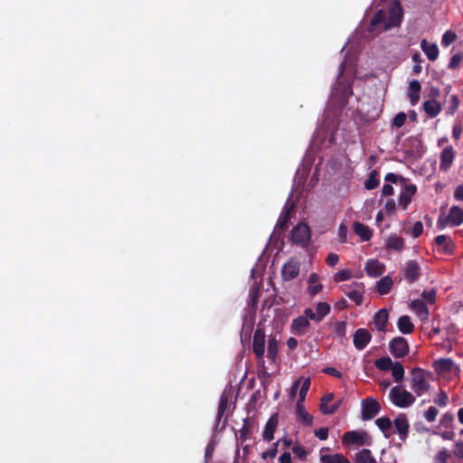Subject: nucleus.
I'll return each mask as SVG.
<instances>
[{
    "label": "nucleus",
    "instance_id": "nucleus-10",
    "mask_svg": "<svg viewBox=\"0 0 463 463\" xmlns=\"http://www.w3.org/2000/svg\"><path fill=\"white\" fill-rule=\"evenodd\" d=\"M390 350L394 356L403 357L409 353V345L403 337L398 336L390 343Z\"/></svg>",
    "mask_w": 463,
    "mask_h": 463
},
{
    "label": "nucleus",
    "instance_id": "nucleus-12",
    "mask_svg": "<svg viewBox=\"0 0 463 463\" xmlns=\"http://www.w3.org/2000/svg\"><path fill=\"white\" fill-rule=\"evenodd\" d=\"M333 400V393H327L321 399L320 410L324 414H333L340 407L342 400H337L335 402L332 403Z\"/></svg>",
    "mask_w": 463,
    "mask_h": 463
},
{
    "label": "nucleus",
    "instance_id": "nucleus-25",
    "mask_svg": "<svg viewBox=\"0 0 463 463\" xmlns=\"http://www.w3.org/2000/svg\"><path fill=\"white\" fill-rule=\"evenodd\" d=\"M394 427L401 439H403L407 436L409 430V422L406 417L403 415H399L394 420Z\"/></svg>",
    "mask_w": 463,
    "mask_h": 463
},
{
    "label": "nucleus",
    "instance_id": "nucleus-15",
    "mask_svg": "<svg viewBox=\"0 0 463 463\" xmlns=\"http://www.w3.org/2000/svg\"><path fill=\"white\" fill-rule=\"evenodd\" d=\"M409 308L416 314V316L420 319L422 322H426L429 319V309L421 299H415L412 300L410 305Z\"/></svg>",
    "mask_w": 463,
    "mask_h": 463
},
{
    "label": "nucleus",
    "instance_id": "nucleus-14",
    "mask_svg": "<svg viewBox=\"0 0 463 463\" xmlns=\"http://www.w3.org/2000/svg\"><path fill=\"white\" fill-rule=\"evenodd\" d=\"M403 271L406 280L411 283L419 279L420 275V267L417 261L409 260L405 263Z\"/></svg>",
    "mask_w": 463,
    "mask_h": 463
},
{
    "label": "nucleus",
    "instance_id": "nucleus-37",
    "mask_svg": "<svg viewBox=\"0 0 463 463\" xmlns=\"http://www.w3.org/2000/svg\"><path fill=\"white\" fill-rule=\"evenodd\" d=\"M378 176H379V172L377 170L374 169V170L371 171L369 174L368 179L364 183L365 189L373 190V189L376 188L380 184V180H379Z\"/></svg>",
    "mask_w": 463,
    "mask_h": 463
},
{
    "label": "nucleus",
    "instance_id": "nucleus-11",
    "mask_svg": "<svg viewBox=\"0 0 463 463\" xmlns=\"http://www.w3.org/2000/svg\"><path fill=\"white\" fill-rule=\"evenodd\" d=\"M265 332L258 328L253 336L252 349L258 358H262L265 354Z\"/></svg>",
    "mask_w": 463,
    "mask_h": 463
},
{
    "label": "nucleus",
    "instance_id": "nucleus-13",
    "mask_svg": "<svg viewBox=\"0 0 463 463\" xmlns=\"http://www.w3.org/2000/svg\"><path fill=\"white\" fill-rule=\"evenodd\" d=\"M364 269L369 277L378 278L383 274L385 265L376 259H371L367 260Z\"/></svg>",
    "mask_w": 463,
    "mask_h": 463
},
{
    "label": "nucleus",
    "instance_id": "nucleus-16",
    "mask_svg": "<svg viewBox=\"0 0 463 463\" xmlns=\"http://www.w3.org/2000/svg\"><path fill=\"white\" fill-rule=\"evenodd\" d=\"M363 418L364 420L373 419L380 411V404L373 399H366L363 402Z\"/></svg>",
    "mask_w": 463,
    "mask_h": 463
},
{
    "label": "nucleus",
    "instance_id": "nucleus-49",
    "mask_svg": "<svg viewBox=\"0 0 463 463\" xmlns=\"http://www.w3.org/2000/svg\"><path fill=\"white\" fill-rule=\"evenodd\" d=\"M449 458V451L447 449H441L435 455L433 463H448Z\"/></svg>",
    "mask_w": 463,
    "mask_h": 463
},
{
    "label": "nucleus",
    "instance_id": "nucleus-33",
    "mask_svg": "<svg viewBox=\"0 0 463 463\" xmlns=\"http://www.w3.org/2000/svg\"><path fill=\"white\" fill-rule=\"evenodd\" d=\"M354 459L357 463H377L372 452L367 449L358 451L354 456Z\"/></svg>",
    "mask_w": 463,
    "mask_h": 463
},
{
    "label": "nucleus",
    "instance_id": "nucleus-6",
    "mask_svg": "<svg viewBox=\"0 0 463 463\" xmlns=\"http://www.w3.org/2000/svg\"><path fill=\"white\" fill-rule=\"evenodd\" d=\"M390 399L394 405L401 408L409 407L415 401V398L410 392L398 386L391 390Z\"/></svg>",
    "mask_w": 463,
    "mask_h": 463
},
{
    "label": "nucleus",
    "instance_id": "nucleus-24",
    "mask_svg": "<svg viewBox=\"0 0 463 463\" xmlns=\"http://www.w3.org/2000/svg\"><path fill=\"white\" fill-rule=\"evenodd\" d=\"M389 317L388 311L384 308L380 309L373 317V325L379 331H384Z\"/></svg>",
    "mask_w": 463,
    "mask_h": 463
},
{
    "label": "nucleus",
    "instance_id": "nucleus-60",
    "mask_svg": "<svg viewBox=\"0 0 463 463\" xmlns=\"http://www.w3.org/2000/svg\"><path fill=\"white\" fill-rule=\"evenodd\" d=\"M450 102H451V105L449 108L448 113L454 114V112L458 109V108L459 106V100L456 95H452L450 97Z\"/></svg>",
    "mask_w": 463,
    "mask_h": 463
},
{
    "label": "nucleus",
    "instance_id": "nucleus-48",
    "mask_svg": "<svg viewBox=\"0 0 463 463\" xmlns=\"http://www.w3.org/2000/svg\"><path fill=\"white\" fill-rule=\"evenodd\" d=\"M348 298L353 300L356 305H361L363 302V295L360 290L354 289L346 293Z\"/></svg>",
    "mask_w": 463,
    "mask_h": 463
},
{
    "label": "nucleus",
    "instance_id": "nucleus-4",
    "mask_svg": "<svg viewBox=\"0 0 463 463\" xmlns=\"http://www.w3.org/2000/svg\"><path fill=\"white\" fill-rule=\"evenodd\" d=\"M342 441L350 447L370 446L372 439L365 430H350L343 435Z\"/></svg>",
    "mask_w": 463,
    "mask_h": 463
},
{
    "label": "nucleus",
    "instance_id": "nucleus-30",
    "mask_svg": "<svg viewBox=\"0 0 463 463\" xmlns=\"http://www.w3.org/2000/svg\"><path fill=\"white\" fill-rule=\"evenodd\" d=\"M296 414L299 420L307 425H310L313 420V417L306 411L302 402H297Z\"/></svg>",
    "mask_w": 463,
    "mask_h": 463
},
{
    "label": "nucleus",
    "instance_id": "nucleus-5",
    "mask_svg": "<svg viewBox=\"0 0 463 463\" xmlns=\"http://www.w3.org/2000/svg\"><path fill=\"white\" fill-rule=\"evenodd\" d=\"M463 222V210L458 206H452L449 210V214H446L445 212H442L439 221L438 225L440 228H445L446 226H457Z\"/></svg>",
    "mask_w": 463,
    "mask_h": 463
},
{
    "label": "nucleus",
    "instance_id": "nucleus-56",
    "mask_svg": "<svg viewBox=\"0 0 463 463\" xmlns=\"http://www.w3.org/2000/svg\"><path fill=\"white\" fill-rule=\"evenodd\" d=\"M394 184L390 182H385L384 185L382 188V194L383 196H389L394 194Z\"/></svg>",
    "mask_w": 463,
    "mask_h": 463
},
{
    "label": "nucleus",
    "instance_id": "nucleus-52",
    "mask_svg": "<svg viewBox=\"0 0 463 463\" xmlns=\"http://www.w3.org/2000/svg\"><path fill=\"white\" fill-rule=\"evenodd\" d=\"M463 56L461 53H455L449 62L448 68L450 70L456 69L461 62Z\"/></svg>",
    "mask_w": 463,
    "mask_h": 463
},
{
    "label": "nucleus",
    "instance_id": "nucleus-44",
    "mask_svg": "<svg viewBox=\"0 0 463 463\" xmlns=\"http://www.w3.org/2000/svg\"><path fill=\"white\" fill-rule=\"evenodd\" d=\"M413 62H414V65L412 67V71L414 74H420L422 71V68H421V61H422V58L420 56V54L419 52H415L412 54V57H411Z\"/></svg>",
    "mask_w": 463,
    "mask_h": 463
},
{
    "label": "nucleus",
    "instance_id": "nucleus-9",
    "mask_svg": "<svg viewBox=\"0 0 463 463\" xmlns=\"http://www.w3.org/2000/svg\"><path fill=\"white\" fill-rule=\"evenodd\" d=\"M456 152L452 146H446L440 153L439 170L447 172L452 165Z\"/></svg>",
    "mask_w": 463,
    "mask_h": 463
},
{
    "label": "nucleus",
    "instance_id": "nucleus-32",
    "mask_svg": "<svg viewBox=\"0 0 463 463\" xmlns=\"http://www.w3.org/2000/svg\"><path fill=\"white\" fill-rule=\"evenodd\" d=\"M393 282L391 277L385 276L382 278L376 284L377 292L381 295H385L390 292Z\"/></svg>",
    "mask_w": 463,
    "mask_h": 463
},
{
    "label": "nucleus",
    "instance_id": "nucleus-7",
    "mask_svg": "<svg viewBox=\"0 0 463 463\" xmlns=\"http://www.w3.org/2000/svg\"><path fill=\"white\" fill-rule=\"evenodd\" d=\"M300 270V261L297 259H290L281 268V277L284 281H290L296 279Z\"/></svg>",
    "mask_w": 463,
    "mask_h": 463
},
{
    "label": "nucleus",
    "instance_id": "nucleus-21",
    "mask_svg": "<svg viewBox=\"0 0 463 463\" xmlns=\"http://www.w3.org/2000/svg\"><path fill=\"white\" fill-rule=\"evenodd\" d=\"M441 109V104L435 99H429L423 103V109L430 118L437 117Z\"/></svg>",
    "mask_w": 463,
    "mask_h": 463
},
{
    "label": "nucleus",
    "instance_id": "nucleus-27",
    "mask_svg": "<svg viewBox=\"0 0 463 463\" xmlns=\"http://www.w3.org/2000/svg\"><path fill=\"white\" fill-rule=\"evenodd\" d=\"M310 326L308 319L305 316H301L293 320L292 328L298 334L307 332Z\"/></svg>",
    "mask_w": 463,
    "mask_h": 463
},
{
    "label": "nucleus",
    "instance_id": "nucleus-55",
    "mask_svg": "<svg viewBox=\"0 0 463 463\" xmlns=\"http://www.w3.org/2000/svg\"><path fill=\"white\" fill-rule=\"evenodd\" d=\"M434 402L439 407H445L448 404V396L445 392H439L434 399Z\"/></svg>",
    "mask_w": 463,
    "mask_h": 463
},
{
    "label": "nucleus",
    "instance_id": "nucleus-35",
    "mask_svg": "<svg viewBox=\"0 0 463 463\" xmlns=\"http://www.w3.org/2000/svg\"><path fill=\"white\" fill-rule=\"evenodd\" d=\"M403 246V240L396 235L390 236L386 241V247L390 250H402Z\"/></svg>",
    "mask_w": 463,
    "mask_h": 463
},
{
    "label": "nucleus",
    "instance_id": "nucleus-2",
    "mask_svg": "<svg viewBox=\"0 0 463 463\" xmlns=\"http://www.w3.org/2000/svg\"><path fill=\"white\" fill-rule=\"evenodd\" d=\"M384 181L393 183L395 186H399L398 203H411L417 192V186L401 175L388 173L384 177Z\"/></svg>",
    "mask_w": 463,
    "mask_h": 463
},
{
    "label": "nucleus",
    "instance_id": "nucleus-64",
    "mask_svg": "<svg viewBox=\"0 0 463 463\" xmlns=\"http://www.w3.org/2000/svg\"><path fill=\"white\" fill-rule=\"evenodd\" d=\"M453 453L459 458H463V442H457L455 444Z\"/></svg>",
    "mask_w": 463,
    "mask_h": 463
},
{
    "label": "nucleus",
    "instance_id": "nucleus-1",
    "mask_svg": "<svg viewBox=\"0 0 463 463\" xmlns=\"http://www.w3.org/2000/svg\"><path fill=\"white\" fill-rule=\"evenodd\" d=\"M402 20V8L398 1L392 4V6L386 12L383 9L377 11L373 15L369 32L373 33L380 29L381 31H387L392 27L399 26Z\"/></svg>",
    "mask_w": 463,
    "mask_h": 463
},
{
    "label": "nucleus",
    "instance_id": "nucleus-53",
    "mask_svg": "<svg viewBox=\"0 0 463 463\" xmlns=\"http://www.w3.org/2000/svg\"><path fill=\"white\" fill-rule=\"evenodd\" d=\"M438 410L433 407V406H430L425 412L424 414V418L429 421V422H432L435 420L437 415H438Z\"/></svg>",
    "mask_w": 463,
    "mask_h": 463
},
{
    "label": "nucleus",
    "instance_id": "nucleus-38",
    "mask_svg": "<svg viewBox=\"0 0 463 463\" xmlns=\"http://www.w3.org/2000/svg\"><path fill=\"white\" fill-rule=\"evenodd\" d=\"M310 384H311L310 379L304 377L301 386H300V390L298 392V399L297 402H302V403L304 402L307 393L310 388Z\"/></svg>",
    "mask_w": 463,
    "mask_h": 463
},
{
    "label": "nucleus",
    "instance_id": "nucleus-61",
    "mask_svg": "<svg viewBox=\"0 0 463 463\" xmlns=\"http://www.w3.org/2000/svg\"><path fill=\"white\" fill-rule=\"evenodd\" d=\"M315 435L321 440H325L328 437V429L327 428H319L315 430Z\"/></svg>",
    "mask_w": 463,
    "mask_h": 463
},
{
    "label": "nucleus",
    "instance_id": "nucleus-58",
    "mask_svg": "<svg viewBox=\"0 0 463 463\" xmlns=\"http://www.w3.org/2000/svg\"><path fill=\"white\" fill-rule=\"evenodd\" d=\"M347 232H348L347 227L344 224H341L338 229V237H339L340 242L344 243L346 241Z\"/></svg>",
    "mask_w": 463,
    "mask_h": 463
},
{
    "label": "nucleus",
    "instance_id": "nucleus-22",
    "mask_svg": "<svg viewBox=\"0 0 463 463\" xmlns=\"http://www.w3.org/2000/svg\"><path fill=\"white\" fill-rule=\"evenodd\" d=\"M335 95H339L342 102L346 103L353 90L350 84H343L341 81H337L335 86Z\"/></svg>",
    "mask_w": 463,
    "mask_h": 463
},
{
    "label": "nucleus",
    "instance_id": "nucleus-20",
    "mask_svg": "<svg viewBox=\"0 0 463 463\" xmlns=\"http://www.w3.org/2000/svg\"><path fill=\"white\" fill-rule=\"evenodd\" d=\"M433 367L438 373H445L453 371L454 362L450 358H440L433 363Z\"/></svg>",
    "mask_w": 463,
    "mask_h": 463
},
{
    "label": "nucleus",
    "instance_id": "nucleus-51",
    "mask_svg": "<svg viewBox=\"0 0 463 463\" xmlns=\"http://www.w3.org/2000/svg\"><path fill=\"white\" fill-rule=\"evenodd\" d=\"M421 297L427 303L433 304L436 300V291L434 289L424 290Z\"/></svg>",
    "mask_w": 463,
    "mask_h": 463
},
{
    "label": "nucleus",
    "instance_id": "nucleus-29",
    "mask_svg": "<svg viewBox=\"0 0 463 463\" xmlns=\"http://www.w3.org/2000/svg\"><path fill=\"white\" fill-rule=\"evenodd\" d=\"M277 424H278V420H277V417L274 415L267 421V423L265 425V429L263 431L264 439L270 441L273 439V434L277 428Z\"/></svg>",
    "mask_w": 463,
    "mask_h": 463
},
{
    "label": "nucleus",
    "instance_id": "nucleus-43",
    "mask_svg": "<svg viewBox=\"0 0 463 463\" xmlns=\"http://www.w3.org/2000/svg\"><path fill=\"white\" fill-rule=\"evenodd\" d=\"M330 312V306L326 302H319L316 307V313L323 319Z\"/></svg>",
    "mask_w": 463,
    "mask_h": 463
},
{
    "label": "nucleus",
    "instance_id": "nucleus-31",
    "mask_svg": "<svg viewBox=\"0 0 463 463\" xmlns=\"http://www.w3.org/2000/svg\"><path fill=\"white\" fill-rule=\"evenodd\" d=\"M375 423L386 438L392 435V423L389 418H379L375 420Z\"/></svg>",
    "mask_w": 463,
    "mask_h": 463
},
{
    "label": "nucleus",
    "instance_id": "nucleus-36",
    "mask_svg": "<svg viewBox=\"0 0 463 463\" xmlns=\"http://www.w3.org/2000/svg\"><path fill=\"white\" fill-rule=\"evenodd\" d=\"M294 204H286L283 208V211L278 220L277 226L283 229L287 226L288 220L289 219V215L293 210Z\"/></svg>",
    "mask_w": 463,
    "mask_h": 463
},
{
    "label": "nucleus",
    "instance_id": "nucleus-54",
    "mask_svg": "<svg viewBox=\"0 0 463 463\" xmlns=\"http://www.w3.org/2000/svg\"><path fill=\"white\" fill-rule=\"evenodd\" d=\"M335 332L340 337L345 336L346 333V323L344 321L337 322L335 326Z\"/></svg>",
    "mask_w": 463,
    "mask_h": 463
},
{
    "label": "nucleus",
    "instance_id": "nucleus-62",
    "mask_svg": "<svg viewBox=\"0 0 463 463\" xmlns=\"http://www.w3.org/2000/svg\"><path fill=\"white\" fill-rule=\"evenodd\" d=\"M339 261V257L337 254L335 253H329L326 260V262L327 265L331 266V267H334L335 266Z\"/></svg>",
    "mask_w": 463,
    "mask_h": 463
},
{
    "label": "nucleus",
    "instance_id": "nucleus-46",
    "mask_svg": "<svg viewBox=\"0 0 463 463\" xmlns=\"http://www.w3.org/2000/svg\"><path fill=\"white\" fill-rule=\"evenodd\" d=\"M291 449L294 452V454L300 459L306 458L307 451L299 442H294Z\"/></svg>",
    "mask_w": 463,
    "mask_h": 463
},
{
    "label": "nucleus",
    "instance_id": "nucleus-41",
    "mask_svg": "<svg viewBox=\"0 0 463 463\" xmlns=\"http://www.w3.org/2000/svg\"><path fill=\"white\" fill-rule=\"evenodd\" d=\"M394 363L390 357H382L375 362V366L383 371L390 370Z\"/></svg>",
    "mask_w": 463,
    "mask_h": 463
},
{
    "label": "nucleus",
    "instance_id": "nucleus-17",
    "mask_svg": "<svg viewBox=\"0 0 463 463\" xmlns=\"http://www.w3.org/2000/svg\"><path fill=\"white\" fill-rule=\"evenodd\" d=\"M371 335L366 329H358L354 335V345L359 349L363 350L370 342Z\"/></svg>",
    "mask_w": 463,
    "mask_h": 463
},
{
    "label": "nucleus",
    "instance_id": "nucleus-50",
    "mask_svg": "<svg viewBox=\"0 0 463 463\" xmlns=\"http://www.w3.org/2000/svg\"><path fill=\"white\" fill-rule=\"evenodd\" d=\"M407 115L404 112H399L392 119V126L402 128L406 122Z\"/></svg>",
    "mask_w": 463,
    "mask_h": 463
},
{
    "label": "nucleus",
    "instance_id": "nucleus-26",
    "mask_svg": "<svg viewBox=\"0 0 463 463\" xmlns=\"http://www.w3.org/2000/svg\"><path fill=\"white\" fill-rule=\"evenodd\" d=\"M398 329L402 334H411L414 330V325L411 323L409 316H402L397 322Z\"/></svg>",
    "mask_w": 463,
    "mask_h": 463
},
{
    "label": "nucleus",
    "instance_id": "nucleus-23",
    "mask_svg": "<svg viewBox=\"0 0 463 463\" xmlns=\"http://www.w3.org/2000/svg\"><path fill=\"white\" fill-rule=\"evenodd\" d=\"M421 85L419 80H413L410 82L408 96L411 105H416L420 100Z\"/></svg>",
    "mask_w": 463,
    "mask_h": 463
},
{
    "label": "nucleus",
    "instance_id": "nucleus-45",
    "mask_svg": "<svg viewBox=\"0 0 463 463\" xmlns=\"http://www.w3.org/2000/svg\"><path fill=\"white\" fill-rule=\"evenodd\" d=\"M457 39V35L455 33L451 32V31H447L443 35H442V39H441V44L444 46V47H448L452 43L455 42V40Z\"/></svg>",
    "mask_w": 463,
    "mask_h": 463
},
{
    "label": "nucleus",
    "instance_id": "nucleus-19",
    "mask_svg": "<svg viewBox=\"0 0 463 463\" xmlns=\"http://www.w3.org/2000/svg\"><path fill=\"white\" fill-rule=\"evenodd\" d=\"M323 285L319 281V276L317 273H311L307 279V293L310 296H315L321 292Z\"/></svg>",
    "mask_w": 463,
    "mask_h": 463
},
{
    "label": "nucleus",
    "instance_id": "nucleus-34",
    "mask_svg": "<svg viewBox=\"0 0 463 463\" xmlns=\"http://www.w3.org/2000/svg\"><path fill=\"white\" fill-rule=\"evenodd\" d=\"M321 463H347L348 459L341 454H327L320 457Z\"/></svg>",
    "mask_w": 463,
    "mask_h": 463
},
{
    "label": "nucleus",
    "instance_id": "nucleus-28",
    "mask_svg": "<svg viewBox=\"0 0 463 463\" xmlns=\"http://www.w3.org/2000/svg\"><path fill=\"white\" fill-rule=\"evenodd\" d=\"M354 231L364 241H369L372 237V231L369 227L361 222H355L354 223Z\"/></svg>",
    "mask_w": 463,
    "mask_h": 463
},
{
    "label": "nucleus",
    "instance_id": "nucleus-8",
    "mask_svg": "<svg viewBox=\"0 0 463 463\" xmlns=\"http://www.w3.org/2000/svg\"><path fill=\"white\" fill-rule=\"evenodd\" d=\"M291 239L293 242L302 246L307 245L310 241V230L305 223L298 224L292 232Z\"/></svg>",
    "mask_w": 463,
    "mask_h": 463
},
{
    "label": "nucleus",
    "instance_id": "nucleus-59",
    "mask_svg": "<svg viewBox=\"0 0 463 463\" xmlns=\"http://www.w3.org/2000/svg\"><path fill=\"white\" fill-rule=\"evenodd\" d=\"M423 232V225L420 222H417L413 224L411 229V234L414 238L419 237Z\"/></svg>",
    "mask_w": 463,
    "mask_h": 463
},
{
    "label": "nucleus",
    "instance_id": "nucleus-40",
    "mask_svg": "<svg viewBox=\"0 0 463 463\" xmlns=\"http://www.w3.org/2000/svg\"><path fill=\"white\" fill-rule=\"evenodd\" d=\"M390 370H392V377L394 378V380L396 382H400L403 379L404 369H403L402 364H400L398 362L394 363Z\"/></svg>",
    "mask_w": 463,
    "mask_h": 463
},
{
    "label": "nucleus",
    "instance_id": "nucleus-57",
    "mask_svg": "<svg viewBox=\"0 0 463 463\" xmlns=\"http://www.w3.org/2000/svg\"><path fill=\"white\" fill-rule=\"evenodd\" d=\"M305 317L309 320H314L316 322H320L322 319L314 311L312 308H306L304 311Z\"/></svg>",
    "mask_w": 463,
    "mask_h": 463
},
{
    "label": "nucleus",
    "instance_id": "nucleus-63",
    "mask_svg": "<svg viewBox=\"0 0 463 463\" xmlns=\"http://www.w3.org/2000/svg\"><path fill=\"white\" fill-rule=\"evenodd\" d=\"M303 378L304 377H300L298 378L294 383L293 385L291 386V389H290V398L293 399L296 394H297V392L298 390V388H300L301 386V383H302V381H303Z\"/></svg>",
    "mask_w": 463,
    "mask_h": 463
},
{
    "label": "nucleus",
    "instance_id": "nucleus-3",
    "mask_svg": "<svg viewBox=\"0 0 463 463\" xmlns=\"http://www.w3.org/2000/svg\"><path fill=\"white\" fill-rule=\"evenodd\" d=\"M430 374L420 368H415L411 373V389L418 395L421 396L429 391V378Z\"/></svg>",
    "mask_w": 463,
    "mask_h": 463
},
{
    "label": "nucleus",
    "instance_id": "nucleus-39",
    "mask_svg": "<svg viewBox=\"0 0 463 463\" xmlns=\"http://www.w3.org/2000/svg\"><path fill=\"white\" fill-rule=\"evenodd\" d=\"M279 343L274 336H270L268 341V357L274 360L278 354Z\"/></svg>",
    "mask_w": 463,
    "mask_h": 463
},
{
    "label": "nucleus",
    "instance_id": "nucleus-47",
    "mask_svg": "<svg viewBox=\"0 0 463 463\" xmlns=\"http://www.w3.org/2000/svg\"><path fill=\"white\" fill-rule=\"evenodd\" d=\"M352 278V273L347 269H341L336 272L334 276V280L335 282H341Z\"/></svg>",
    "mask_w": 463,
    "mask_h": 463
},
{
    "label": "nucleus",
    "instance_id": "nucleus-42",
    "mask_svg": "<svg viewBox=\"0 0 463 463\" xmlns=\"http://www.w3.org/2000/svg\"><path fill=\"white\" fill-rule=\"evenodd\" d=\"M435 241L437 245L442 247L444 250H449L451 244V240L446 235H439L436 237Z\"/></svg>",
    "mask_w": 463,
    "mask_h": 463
},
{
    "label": "nucleus",
    "instance_id": "nucleus-18",
    "mask_svg": "<svg viewBox=\"0 0 463 463\" xmlns=\"http://www.w3.org/2000/svg\"><path fill=\"white\" fill-rule=\"evenodd\" d=\"M420 48L423 52L426 54L429 60L434 61L439 57V48L435 43H431L428 42L426 39L421 40Z\"/></svg>",
    "mask_w": 463,
    "mask_h": 463
}]
</instances>
